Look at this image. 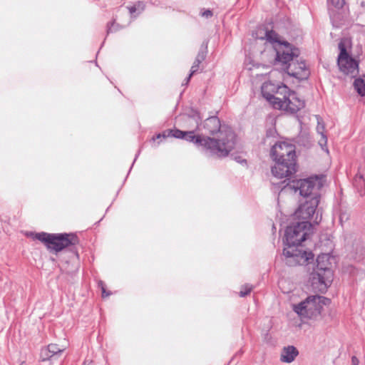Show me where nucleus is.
Returning <instances> with one entry per match:
<instances>
[{
  "mask_svg": "<svg viewBox=\"0 0 365 365\" xmlns=\"http://www.w3.org/2000/svg\"><path fill=\"white\" fill-rule=\"evenodd\" d=\"M270 156L275 164L272 175L279 179L292 177L297 172L295 147L289 143L278 142L271 148Z\"/></svg>",
  "mask_w": 365,
  "mask_h": 365,
  "instance_id": "f257e3e1",
  "label": "nucleus"
},
{
  "mask_svg": "<svg viewBox=\"0 0 365 365\" xmlns=\"http://www.w3.org/2000/svg\"><path fill=\"white\" fill-rule=\"evenodd\" d=\"M204 129L210 135L218 134L217 138H214L217 142L220 149L227 148V155L234 149L236 143V135L231 128L222 125L220 119L217 116L207 118L203 123Z\"/></svg>",
  "mask_w": 365,
  "mask_h": 365,
  "instance_id": "f03ea898",
  "label": "nucleus"
},
{
  "mask_svg": "<svg viewBox=\"0 0 365 365\" xmlns=\"http://www.w3.org/2000/svg\"><path fill=\"white\" fill-rule=\"evenodd\" d=\"M331 300L323 296L311 295L304 301L293 305V310L302 319H317L324 305H329Z\"/></svg>",
  "mask_w": 365,
  "mask_h": 365,
  "instance_id": "7ed1b4c3",
  "label": "nucleus"
},
{
  "mask_svg": "<svg viewBox=\"0 0 365 365\" xmlns=\"http://www.w3.org/2000/svg\"><path fill=\"white\" fill-rule=\"evenodd\" d=\"M261 39H266L269 43L272 44V48L275 51V63H282L286 64L293 57H298L299 51L298 48L293 47L287 41H281L279 40V35L273 30H266L264 36L260 37Z\"/></svg>",
  "mask_w": 365,
  "mask_h": 365,
  "instance_id": "20e7f679",
  "label": "nucleus"
},
{
  "mask_svg": "<svg viewBox=\"0 0 365 365\" xmlns=\"http://www.w3.org/2000/svg\"><path fill=\"white\" fill-rule=\"evenodd\" d=\"M290 178H284V180L282 182V184L286 183L283 188H288L293 190L295 192H299L301 196L307 198H312L314 196H318L319 199V190L322 187V183L317 177L309 178L307 179H299L290 180Z\"/></svg>",
  "mask_w": 365,
  "mask_h": 365,
  "instance_id": "39448f33",
  "label": "nucleus"
},
{
  "mask_svg": "<svg viewBox=\"0 0 365 365\" xmlns=\"http://www.w3.org/2000/svg\"><path fill=\"white\" fill-rule=\"evenodd\" d=\"M36 238L44 242L48 249L53 250L56 252L70 245L78 243V237L72 233L48 234L41 232L36 235Z\"/></svg>",
  "mask_w": 365,
  "mask_h": 365,
  "instance_id": "423d86ee",
  "label": "nucleus"
},
{
  "mask_svg": "<svg viewBox=\"0 0 365 365\" xmlns=\"http://www.w3.org/2000/svg\"><path fill=\"white\" fill-rule=\"evenodd\" d=\"M184 140L193 143L198 148H201L211 155H216L220 158L227 156V148L220 149L217 147V142L215 141L214 138L207 136L196 135L194 130L185 131Z\"/></svg>",
  "mask_w": 365,
  "mask_h": 365,
  "instance_id": "0eeeda50",
  "label": "nucleus"
},
{
  "mask_svg": "<svg viewBox=\"0 0 365 365\" xmlns=\"http://www.w3.org/2000/svg\"><path fill=\"white\" fill-rule=\"evenodd\" d=\"M311 223L308 221H299L288 226L285 230V243L289 248L297 247L304 242L311 228Z\"/></svg>",
  "mask_w": 365,
  "mask_h": 365,
  "instance_id": "6e6552de",
  "label": "nucleus"
},
{
  "mask_svg": "<svg viewBox=\"0 0 365 365\" xmlns=\"http://www.w3.org/2000/svg\"><path fill=\"white\" fill-rule=\"evenodd\" d=\"M339 54L337 58V64L340 71L351 77L359 74V62L354 59L347 52L346 45L341 41L338 44Z\"/></svg>",
  "mask_w": 365,
  "mask_h": 365,
  "instance_id": "1a4fd4ad",
  "label": "nucleus"
},
{
  "mask_svg": "<svg viewBox=\"0 0 365 365\" xmlns=\"http://www.w3.org/2000/svg\"><path fill=\"white\" fill-rule=\"evenodd\" d=\"M285 263L288 266L304 265L309 263L310 259H313L314 255L312 252H307L298 249L297 247H289L283 250Z\"/></svg>",
  "mask_w": 365,
  "mask_h": 365,
  "instance_id": "9d476101",
  "label": "nucleus"
},
{
  "mask_svg": "<svg viewBox=\"0 0 365 365\" xmlns=\"http://www.w3.org/2000/svg\"><path fill=\"white\" fill-rule=\"evenodd\" d=\"M304 107V101L297 96L296 92L288 88V91L282 94L274 108L283 109L292 113H295Z\"/></svg>",
  "mask_w": 365,
  "mask_h": 365,
  "instance_id": "9b49d317",
  "label": "nucleus"
},
{
  "mask_svg": "<svg viewBox=\"0 0 365 365\" xmlns=\"http://www.w3.org/2000/svg\"><path fill=\"white\" fill-rule=\"evenodd\" d=\"M333 279V272L331 270H327V272H322L314 269L311 273L309 280L311 286L315 292H324L330 286Z\"/></svg>",
  "mask_w": 365,
  "mask_h": 365,
  "instance_id": "f8f14e48",
  "label": "nucleus"
},
{
  "mask_svg": "<svg viewBox=\"0 0 365 365\" xmlns=\"http://www.w3.org/2000/svg\"><path fill=\"white\" fill-rule=\"evenodd\" d=\"M288 91L286 85L276 86L270 81L264 82L261 87L262 96L274 108L282 94Z\"/></svg>",
  "mask_w": 365,
  "mask_h": 365,
  "instance_id": "ddd939ff",
  "label": "nucleus"
},
{
  "mask_svg": "<svg viewBox=\"0 0 365 365\" xmlns=\"http://www.w3.org/2000/svg\"><path fill=\"white\" fill-rule=\"evenodd\" d=\"M319 199L318 196L312 197L303 203H301L294 215L296 219L302 221H308L313 217L316 209L319 205Z\"/></svg>",
  "mask_w": 365,
  "mask_h": 365,
  "instance_id": "4468645a",
  "label": "nucleus"
},
{
  "mask_svg": "<svg viewBox=\"0 0 365 365\" xmlns=\"http://www.w3.org/2000/svg\"><path fill=\"white\" fill-rule=\"evenodd\" d=\"M290 60L286 64L279 63L286 69L287 73L294 78H299L300 80H303L304 78H307L309 76V71L307 69L306 64L304 61H294V58ZM279 63H275V64H278Z\"/></svg>",
  "mask_w": 365,
  "mask_h": 365,
  "instance_id": "2eb2a0df",
  "label": "nucleus"
},
{
  "mask_svg": "<svg viewBox=\"0 0 365 365\" xmlns=\"http://www.w3.org/2000/svg\"><path fill=\"white\" fill-rule=\"evenodd\" d=\"M299 351L294 346H288L284 347L281 356L280 360L283 362L291 363L298 356Z\"/></svg>",
  "mask_w": 365,
  "mask_h": 365,
  "instance_id": "dca6fc26",
  "label": "nucleus"
},
{
  "mask_svg": "<svg viewBox=\"0 0 365 365\" xmlns=\"http://www.w3.org/2000/svg\"><path fill=\"white\" fill-rule=\"evenodd\" d=\"M329 255L328 254L319 255L317 258V267L314 269L327 272V270H331L329 267Z\"/></svg>",
  "mask_w": 365,
  "mask_h": 365,
  "instance_id": "f3484780",
  "label": "nucleus"
},
{
  "mask_svg": "<svg viewBox=\"0 0 365 365\" xmlns=\"http://www.w3.org/2000/svg\"><path fill=\"white\" fill-rule=\"evenodd\" d=\"M206 51L205 49H201L199 51L195 60L190 68L191 75L195 74L199 68L200 64L206 58Z\"/></svg>",
  "mask_w": 365,
  "mask_h": 365,
  "instance_id": "a211bd4d",
  "label": "nucleus"
},
{
  "mask_svg": "<svg viewBox=\"0 0 365 365\" xmlns=\"http://www.w3.org/2000/svg\"><path fill=\"white\" fill-rule=\"evenodd\" d=\"M317 120H319V118H317ZM324 125L323 123H321L319 120H318L317 131L321 135V138L319 140V144L323 150L324 149V148H327V135L324 134Z\"/></svg>",
  "mask_w": 365,
  "mask_h": 365,
  "instance_id": "6ab92c4d",
  "label": "nucleus"
},
{
  "mask_svg": "<svg viewBox=\"0 0 365 365\" xmlns=\"http://www.w3.org/2000/svg\"><path fill=\"white\" fill-rule=\"evenodd\" d=\"M64 349L60 348L58 345L55 344H48L47 348L43 349V354H48L50 352L53 357L57 356L59 354H61L63 351Z\"/></svg>",
  "mask_w": 365,
  "mask_h": 365,
  "instance_id": "aec40b11",
  "label": "nucleus"
},
{
  "mask_svg": "<svg viewBox=\"0 0 365 365\" xmlns=\"http://www.w3.org/2000/svg\"><path fill=\"white\" fill-rule=\"evenodd\" d=\"M354 88L359 95L365 96V82L363 78H356L354 82Z\"/></svg>",
  "mask_w": 365,
  "mask_h": 365,
  "instance_id": "412c9836",
  "label": "nucleus"
},
{
  "mask_svg": "<svg viewBox=\"0 0 365 365\" xmlns=\"http://www.w3.org/2000/svg\"><path fill=\"white\" fill-rule=\"evenodd\" d=\"M329 10L334 9H339L343 7L345 4L344 0H327Z\"/></svg>",
  "mask_w": 365,
  "mask_h": 365,
  "instance_id": "4be33fe9",
  "label": "nucleus"
},
{
  "mask_svg": "<svg viewBox=\"0 0 365 365\" xmlns=\"http://www.w3.org/2000/svg\"><path fill=\"white\" fill-rule=\"evenodd\" d=\"M168 135H171L175 138H180V139H183L185 134V131H182L178 129L168 130Z\"/></svg>",
  "mask_w": 365,
  "mask_h": 365,
  "instance_id": "5701e85b",
  "label": "nucleus"
},
{
  "mask_svg": "<svg viewBox=\"0 0 365 365\" xmlns=\"http://www.w3.org/2000/svg\"><path fill=\"white\" fill-rule=\"evenodd\" d=\"M187 119L189 120H193L195 123L196 128H198L200 121L201 120V117L197 111H193L192 115L187 116Z\"/></svg>",
  "mask_w": 365,
  "mask_h": 365,
  "instance_id": "b1692460",
  "label": "nucleus"
},
{
  "mask_svg": "<svg viewBox=\"0 0 365 365\" xmlns=\"http://www.w3.org/2000/svg\"><path fill=\"white\" fill-rule=\"evenodd\" d=\"M252 290V286L246 284L242 287V289L239 293V295L241 297H244L248 295L251 292Z\"/></svg>",
  "mask_w": 365,
  "mask_h": 365,
  "instance_id": "393cba45",
  "label": "nucleus"
},
{
  "mask_svg": "<svg viewBox=\"0 0 365 365\" xmlns=\"http://www.w3.org/2000/svg\"><path fill=\"white\" fill-rule=\"evenodd\" d=\"M115 19L111 21V22H109L107 25V34H110V33H113L115 31H117L119 28V26L118 24H115Z\"/></svg>",
  "mask_w": 365,
  "mask_h": 365,
  "instance_id": "a878e982",
  "label": "nucleus"
},
{
  "mask_svg": "<svg viewBox=\"0 0 365 365\" xmlns=\"http://www.w3.org/2000/svg\"><path fill=\"white\" fill-rule=\"evenodd\" d=\"M134 5L136 6L138 14H140L145 10V4L143 1H138Z\"/></svg>",
  "mask_w": 365,
  "mask_h": 365,
  "instance_id": "bb28decb",
  "label": "nucleus"
},
{
  "mask_svg": "<svg viewBox=\"0 0 365 365\" xmlns=\"http://www.w3.org/2000/svg\"><path fill=\"white\" fill-rule=\"evenodd\" d=\"M51 358H53V356H51L50 352H48V354H43V349L41 350V360L42 361H46V360L50 359Z\"/></svg>",
  "mask_w": 365,
  "mask_h": 365,
  "instance_id": "cd10ccee",
  "label": "nucleus"
},
{
  "mask_svg": "<svg viewBox=\"0 0 365 365\" xmlns=\"http://www.w3.org/2000/svg\"><path fill=\"white\" fill-rule=\"evenodd\" d=\"M99 284L101 287L102 297H106L110 296V292H106L103 282H100Z\"/></svg>",
  "mask_w": 365,
  "mask_h": 365,
  "instance_id": "c85d7f7f",
  "label": "nucleus"
},
{
  "mask_svg": "<svg viewBox=\"0 0 365 365\" xmlns=\"http://www.w3.org/2000/svg\"><path fill=\"white\" fill-rule=\"evenodd\" d=\"M354 183H359L361 187L364 185V180L361 176H356L354 179Z\"/></svg>",
  "mask_w": 365,
  "mask_h": 365,
  "instance_id": "c756f323",
  "label": "nucleus"
},
{
  "mask_svg": "<svg viewBox=\"0 0 365 365\" xmlns=\"http://www.w3.org/2000/svg\"><path fill=\"white\" fill-rule=\"evenodd\" d=\"M202 16H205L206 18H209V17H211L212 16V11L207 9L206 11H205L202 14Z\"/></svg>",
  "mask_w": 365,
  "mask_h": 365,
  "instance_id": "7c9ffc66",
  "label": "nucleus"
},
{
  "mask_svg": "<svg viewBox=\"0 0 365 365\" xmlns=\"http://www.w3.org/2000/svg\"><path fill=\"white\" fill-rule=\"evenodd\" d=\"M127 8L131 15H133L134 13L138 11L137 8H136V6H135V5L132 6H128Z\"/></svg>",
  "mask_w": 365,
  "mask_h": 365,
  "instance_id": "2f4dec72",
  "label": "nucleus"
},
{
  "mask_svg": "<svg viewBox=\"0 0 365 365\" xmlns=\"http://www.w3.org/2000/svg\"><path fill=\"white\" fill-rule=\"evenodd\" d=\"M359 361L358 358L355 356L351 357V365H359Z\"/></svg>",
  "mask_w": 365,
  "mask_h": 365,
  "instance_id": "473e14b6",
  "label": "nucleus"
},
{
  "mask_svg": "<svg viewBox=\"0 0 365 365\" xmlns=\"http://www.w3.org/2000/svg\"><path fill=\"white\" fill-rule=\"evenodd\" d=\"M192 75H191V73L189 74V76L185 78V84H187L191 78Z\"/></svg>",
  "mask_w": 365,
  "mask_h": 365,
  "instance_id": "72a5a7b5",
  "label": "nucleus"
},
{
  "mask_svg": "<svg viewBox=\"0 0 365 365\" xmlns=\"http://www.w3.org/2000/svg\"><path fill=\"white\" fill-rule=\"evenodd\" d=\"M321 220V217H318V215H317V216L315 217V220H314V222H315L316 224H318Z\"/></svg>",
  "mask_w": 365,
  "mask_h": 365,
  "instance_id": "f704fd0d",
  "label": "nucleus"
},
{
  "mask_svg": "<svg viewBox=\"0 0 365 365\" xmlns=\"http://www.w3.org/2000/svg\"><path fill=\"white\" fill-rule=\"evenodd\" d=\"M161 137H163V138H165L166 137V135H165V134H163V135H162V134H160V133H159V134H158V135H156V138H161Z\"/></svg>",
  "mask_w": 365,
  "mask_h": 365,
  "instance_id": "c9c22d12",
  "label": "nucleus"
},
{
  "mask_svg": "<svg viewBox=\"0 0 365 365\" xmlns=\"http://www.w3.org/2000/svg\"><path fill=\"white\" fill-rule=\"evenodd\" d=\"M83 365H92L91 361H85L83 364Z\"/></svg>",
  "mask_w": 365,
  "mask_h": 365,
  "instance_id": "e433bc0d",
  "label": "nucleus"
},
{
  "mask_svg": "<svg viewBox=\"0 0 365 365\" xmlns=\"http://www.w3.org/2000/svg\"><path fill=\"white\" fill-rule=\"evenodd\" d=\"M364 77L365 78V75L364 76Z\"/></svg>",
  "mask_w": 365,
  "mask_h": 365,
  "instance_id": "4c0bfd02",
  "label": "nucleus"
}]
</instances>
